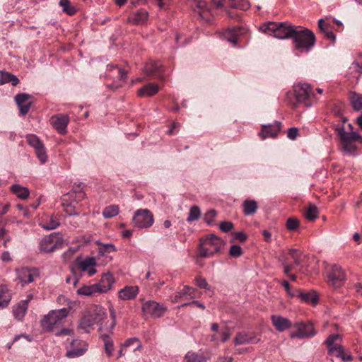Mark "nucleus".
Listing matches in <instances>:
<instances>
[{
    "label": "nucleus",
    "mask_w": 362,
    "mask_h": 362,
    "mask_svg": "<svg viewBox=\"0 0 362 362\" xmlns=\"http://www.w3.org/2000/svg\"><path fill=\"white\" fill-rule=\"evenodd\" d=\"M115 282L114 277L112 274L106 273L102 276L100 281L97 283L100 293H106L111 289L112 285Z\"/></svg>",
    "instance_id": "393cba45"
},
{
    "label": "nucleus",
    "mask_w": 362,
    "mask_h": 362,
    "mask_svg": "<svg viewBox=\"0 0 362 362\" xmlns=\"http://www.w3.org/2000/svg\"><path fill=\"white\" fill-rule=\"evenodd\" d=\"M299 226V221L298 219L291 217L286 221V228L288 230H296Z\"/></svg>",
    "instance_id": "603ef678"
},
{
    "label": "nucleus",
    "mask_w": 362,
    "mask_h": 362,
    "mask_svg": "<svg viewBox=\"0 0 362 362\" xmlns=\"http://www.w3.org/2000/svg\"><path fill=\"white\" fill-rule=\"evenodd\" d=\"M78 294L85 296H94L96 293H101L98 284H94L89 286H83L78 289Z\"/></svg>",
    "instance_id": "cd10ccee"
},
{
    "label": "nucleus",
    "mask_w": 362,
    "mask_h": 362,
    "mask_svg": "<svg viewBox=\"0 0 362 362\" xmlns=\"http://www.w3.org/2000/svg\"><path fill=\"white\" fill-rule=\"evenodd\" d=\"M298 296L300 298L301 300L306 303H312L314 305L317 303L318 300L317 293L313 291L306 293L298 291Z\"/></svg>",
    "instance_id": "c9c22d12"
},
{
    "label": "nucleus",
    "mask_w": 362,
    "mask_h": 362,
    "mask_svg": "<svg viewBox=\"0 0 362 362\" xmlns=\"http://www.w3.org/2000/svg\"><path fill=\"white\" fill-rule=\"evenodd\" d=\"M282 266L284 267V274L288 275L290 271L293 269V266L291 264H287L286 262H283Z\"/></svg>",
    "instance_id": "774afa93"
},
{
    "label": "nucleus",
    "mask_w": 362,
    "mask_h": 362,
    "mask_svg": "<svg viewBox=\"0 0 362 362\" xmlns=\"http://www.w3.org/2000/svg\"><path fill=\"white\" fill-rule=\"evenodd\" d=\"M190 291H194V288L190 287L189 286H185L175 296V300L177 301L179 298H188V297H189L190 298H193L194 296L192 295V293H190Z\"/></svg>",
    "instance_id": "c03bdc74"
},
{
    "label": "nucleus",
    "mask_w": 362,
    "mask_h": 362,
    "mask_svg": "<svg viewBox=\"0 0 362 362\" xmlns=\"http://www.w3.org/2000/svg\"><path fill=\"white\" fill-rule=\"evenodd\" d=\"M50 124L61 134L66 132V127L69 122V117L66 115L59 114L50 118Z\"/></svg>",
    "instance_id": "dca6fc26"
},
{
    "label": "nucleus",
    "mask_w": 362,
    "mask_h": 362,
    "mask_svg": "<svg viewBox=\"0 0 362 362\" xmlns=\"http://www.w3.org/2000/svg\"><path fill=\"white\" fill-rule=\"evenodd\" d=\"M311 95V88L308 83H299L293 86V93H288L286 100L293 105L296 107L299 103H305L307 107L310 106V103H307V100Z\"/></svg>",
    "instance_id": "39448f33"
},
{
    "label": "nucleus",
    "mask_w": 362,
    "mask_h": 362,
    "mask_svg": "<svg viewBox=\"0 0 362 362\" xmlns=\"http://www.w3.org/2000/svg\"><path fill=\"white\" fill-rule=\"evenodd\" d=\"M288 253L294 261L296 265H300L301 263V252L297 249H290Z\"/></svg>",
    "instance_id": "8fccbe9b"
},
{
    "label": "nucleus",
    "mask_w": 362,
    "mask_h": 362,
    "mask_svg": "<svg viewBox=\"0 0 362 362\" xmlns=\"http://www.w3.org/2000/svg\"><path fill=\"white\" fill-rule=\"evenodd\" d=\"M148 16V12L142 9L133 13L129 17V19L134 23L142 24L146 21Z\"/></svg>",
    "instance_id": "72a5a7b5"
},
{
    "label": "nucleus",
    "mask_w": 362,
    "mask_h": 362,
    "mask_svg": "<svg viewBox=\"0 0 362 362\" xmlns=\"http://www.w3.org/2000/svg\"><path fill=\"white\" fill-rule=\"evenodd\" d=\"M243 212L245 215L254 214L257 209V204L255 200L246 199L243 202Z\"/></svg>",
    "instance_id": "e433bc0d"
},
{
    "label": "nucleus",
    "mask_w": 362,
    "mask_h": 362,
    "mask_svg": "<svg viewBox=\"0 0 362 362\" xmlns=\"http://www.w3.org/2000/svg\"><path fill=\"white\" fill-rule=\"evenodd\" d=\"M294 327L297 332L291 334V338H304L313 337L315 332L311 324H305L303 322H298L295 324Z\"/></svg>",
    "instance_id": "2eb2a0df"
},
{
    "label": "nucleus",
    "mask_w": 362,
    "mask_h": 362,
    "mask_svg": "<svg viewBox=\"0 0 362 362\" xmlns=\"http://www.w3.org/2000/svg\"><path fill=\"white\" fill-rule=\"evenodd\" d=\"M334 130L339 140L340 148L345 153L355 152L356 143H362V136L356 132H347L343 124L336 125Z\"/></svg>",
    "instance_id": "f257e3e1"
},
{
    "label": "nucleus",
    "mask_w": 362,
    "mask_h": 362,
    "mask_svg": "<svg viewBox=\"0 0 362 362\" xmlns=\"http://www.w3.org/2000/svg\"><path fill=\"white\" fill-rule=\"evenodd\" d=\"M305 217L309 221H314L317 218V208L313 204H310L304 213Z\"/></svg>",
    "instance_id": "a19ab883"
},
{
    "label": "nucleus",
    "mask_w": 362,
    "mask_h": 362,
    "mask_svg": "<svg viewBox=\"0 0 362 362\" xmlns=\"http://www.w3.org/2000/svg\"><path fill=\"white\" fill-rule=\"evenodd\" d=\"M11 300V295L5 285L0 286V308H6Z\"/></svg>",
    "instance_id": "c85d7f7f"
},
{
    "label": "nucleus",
    "mask_w": 362,
    "mask_h": 362,
    "mask_svg": "<svg viewBox=\"0 0 362 362\" xmlns=\"http://www.w3.org/2000/svg\"><path fill=\"white\" fill-rule=\"evenodd\" d=\"M318 28L322 32L326 38L332 42H334L336 40V35L332 30V26L330 23H325L324 19L321 18L318 21Z\"/></svg>",
    "instance_id": "a878e982"
},
{
    "label": "nucleus",
    "mask_w": 362,
    "mask_h": 362,
    "mask_svg": "<svg viewBox=\"0 0 362 362\" xmlns=\"http://www.w3.org/2000/svg\"><path fill=\"white\" fill-rule=\"evenodd\" d=\"M78 264L81 271L87 272L89 276L94 275L97 272L94 268L96 264L94 257H87L83 260L79 261Z\"/></svg>",
    "instance_id": "b1692460"
},
{
    "label": "nucleus",
    "mask_w": 362,
    "mask_h": 362,
    "mask_svg": "<svg viewBox=\"0 0 362 362\" xmlns=\"http://www.w3.org/2000/svg\"><path fill=\"white\" fill-rule=\"evenodd\" d=\"M233 235L234 240L240 241L241 243H244L247 238V235L242 231L233 233Z\"/></svg>",
    "instance_id": "e2e57ef3"
},
{
    "label": "nucleus",
    "mask_w": 362,
    "mask_h": 362,
    "mask_svg": "<svg viewBox=\"0 0 362 362\" xmlns=\"http://www.w3.org/2000/svg\"><path fill=\"white\" fill-rule=\"evenodd\" d=\"M164 66L160 62H153L147 64L144 69L146 75L151 78L163 79Z\"/></svg>",
    "instance_id": "4468645a"
},
{
    "label": "nucleus",
    "mask_w": 362,
    "mask_h": 362,
    "mask_svg": "<svg viewBox=\"0 0 362 362\" xmlns=\"http://www.w3.org/2000/svg\"><path fill=\"white\" fill-rule=\"evenodd\" d=\"M11 192L21 199H26L30 194V191L27 187H23L20 185H13L11 187Z\"/></svg>",
    "instance_id": "2f4dec72"
},
{
    "label": "nucleus",
    "mask_w": 362,
    "mask_h": 362,
    "mask_svg": "<svg viewBox=\"0 0 362 362\" xmlns=\"http://www.w3.org/2000/svg\"><path fill=\"white\" fill-rule=\"evenodd\" d=\"M216 211L214 209H211L209 211H208L205 215H204V221L205 222L209 224V225H211L214 219V218L216 217Z\"/></svg>",
    "instance_id": "4d7b16f0"
},
{
    "label": "nucleus",
    "mask_w": 362,
    "mask_h": 362,
    "mask_svg": "<svg viewBox=\"0 0 362 362\" xmlns=\"http://www.w3.org/2000/svg\"><path fill=\"white\" fill-rule=\"evenodd\" d=\"M21 337H23V338L26 339L28 341H31L32 339H33V338L30 335H28V334H22L16 335L13 338V342L11 343V344H8V345H7L8 349H10L11 348L12 344L16 342V341H18Z\"/></svg>",
    "instance_id": "0e129e2a"
},
{
    "label": "nucleus",
    "mask_w": 362,
    "mask_h": 362,
    "mask_svg": "<svg viewBox=\"0 0 362 362\" xmlns=\"http://www.w3.org/2000/svg\"><path fill=\"white\" fill-rule=\"evenodd\" d=\"M32 296L29 297L28 299L21 300L18 304L15 305L13 307V315L16 320L18 321H22L24 318V316L28 310V302L30 301Z\"/></svg>",
    "instance_id": "412c9836"
},
{
    "label": "nucleus",
    "mask_w": 362,
    "mask_h": 362,
    "mask_svg": "<svg viewBox=\"0 0 362 362\" xmlns=\"http://www.w3.org/2000/svg\"><path fill=\"white\" fill-rule=\"evenodd\" d=\"M95 324L102 325L103 320L107 317L105 310L102 307H96L92 313H90Z\"/></svg>",
    "instance_id": "473e14b6"
},
{
    "label": "nucleus",
    "mask_w": 362,
    "mask_h": 362,
    "mask_svg": "<svg viewBox=\"0 0 362 362\" xmlns=\"http://www.w3.org/2000/svg\"><path fill=\"white\" fill-rule=\"evenodd\" d=\"M142 310L146 315L160 317L164 314L166 308L156 301L149 300L143 303Z\"/></svg>",
    "instance_id": "ddd939ff"
},
{
    "label": "nucleus",
    "mask_w": 362,
    "mask_h": 362,
    "mask_svg": "<svg viewBox=\"0 0 362 362\" xmlns=\"http://www.w3.org/2000/svg\"><path fill=\"white\" fill-rule=\"evenodd\" d=\"M27 140L29 145L33 147L35 150L39 148L40 147L44 145L42 143V141L39 139V138L33 134L28 136Z\"/></svg>",
    "instance_id": "49530a36"
},
{
    "label": "nucleus",
    "mask_w": 362,
    "mask_h": 362,
    "mask_svg": "<svg viewBox=\"0 0 362 362\" xmlns=\"http://www.w3.org/2000/svg\"><path fill=\"white\" fill-rule=\"evenodd\" d=\"M233 226V223L230 221H223L220 223V229L224 233L231 230Z\"/></svg>",
    "instance_id": "bf43d9fd"
},
{
    "label": "nucleus",
    "mask_w": 362,
    "mask_h": 362,
    "mask_svg": "<svg viewBox=\"0 0 362 362\" xmlns=\"http://www.w3.org/2000/svg\"><path fill=\"white\" fill-rule=\"evenodd\" d=\"M184 362H206V358L194 352H188L184 359Z\"/></svg>",
    "instance_id": "58836bf2"
},
{
    "label": "nucleus",
    "mask_w": 362,
    "mask_h": 362,
    "mask_svg": "<svg viewBox=\"0 0 362 362\" xmlns=\"http://www.w3.org/2000/svg\"><path fill=\"white\" fill-rule=\"evenodd\" d=\"M260 341V338L253 332H238L233 339L235 346L245 344H256Z\"/></svg>",
    "instance_id": "9b49d317"
},
{
    "label": "nucleus",
    "mask_w": 362,
    "mask_h": 362,
    "mask_svg": "<svg viewBox=\"0 0 362 362\" xmlns=\"http://www.w3.org/2000/svg\"><path fill=\"white\" fill-rule=\"evenodd\" d=\"M298 134V130L296 127H291L288 129L287 136L291 140L296 139Z\"/></svg>",
    "instance_id": "69168bd1"
},
{
    "label": "nucleus",
    "mask_w": 362,
    "mask_h": 362,
    "mask_svg": "<svg viewBox=\"0 0 362 362\" xmlns=\"http://www.w3.org/2000/svg\"><path fill=\"white\" fill-rule=\"evenodd\" d=\"M350 103L355 111L362 110V94L351 92L349 95Z\"/></svg>",
    "instance_id": "7c9ffc66"
},
{
    "label": "nucleus",
    "mask_w": 362,
    "mask_h": 362,
    "mask_svg": "<svg viewBox=\"0 0 362 362\" xmlns=\"http://www.w3.org/2000/svg\"><path fill=\"white\" fill-rule=\"evenodd\" d=\"M86 349H71L66 352V356L69 358H76L82 356L85 351Z\"/></svg>",
    "instance_id": "6e6d98bb"
},
{
    "label": "nucleus",
    "mask_w": 362,
    "mask_h": 362,
    "mask_svg": "<svg viewBox=\"0 0 362 362\" xmlns=\"http://www.w3.org/2000/svg\"><path fill=\"white\" fill-rule=\"evenodd\" d=\"M69 313V308L52 310L44 316L41 321L42 327L47 331L51 332L55 327H58Z\"/></svg>",
    "instance_id": "423d86ee"
},
{
    "label": "nucleus",
    "mask_w": 362,
    "mask_h": 362,
    "mask_svg": "<svg viewBox=\"0 0 362 362\" xmlns=\"http://www.w3.org/2000/svg\"><path fill=\"white\" fill-rule=\"evenodd\" d=\"M346 280L344 272L338 265H333L327 274V283L334 288L340 287Z\"/></svg>",
    "instance_id": "9d476101"
},
{
    "label": "nucleus",
    "mask_w": 362,
    "mask_h": 362,
    "mask_svg": "<svg viewBox=\"0 0 362 362\" xmlns=\"http://www.w3.org/2000/svg\"><path fill=\"white\" fill-rule=\"evenodd\" d=\"M37 157L42 164H45L47 160V156L45 146H42L39 148L35 150Z\"/></svg>",
    "instance_id": "de8ad7c7"
},
{
    "label": "nucleus",
    "mask_w": 362,
    "mask_h": 362,
    "mask_svg": "<svg viewBox=\"0 0 362 362\" xmlns=\"http://www.w3.org/2000/svg\"><path fill=\"white\" fill-rule=\"evenodd\" d=\"M201 215L200 209L198 206H194L191 207L187 221L188 222H192L199 219Z\"/></svg>",
    "instance_id": "a18cd8bd"
},
{
    "label": "nucleus",
    "mask_w": 362,
    "mask_h": 362,
    "mask_svg": "<svg viewBox=\"0 0 362 362\" xmlns=\"http://www.w3.org/2000/svg\"><path fill=\"white\" fill-rule=\"evenodd\" d=\"M195 280L199 287L206 290H211V286L208 284L205 279L201 276H197Z\"/></svg>",
    "instance_id": "13d9d810"
},
{
    "label": "nucleus",
    "mask_w": 362,
    "mask_h": 362,
    "mask_svg": "<svg viewBox=\"0 0 362 362\" xmlns=\"http://www.w3.org/2000/svg\"><path fill=\"white\" fill-rule=\"evenodd\" d=\"M139 291L136 286H127L119 291V298L122 300H129L136 298Z\"/></svg>",
    "instance_id": "5701e85b"
},
{
    "label": "nucleus",
    "mask_w": 362,
    "mask_h": 362,
    "mask_svg": "<svg viewBox=\"0 0 362 362\" xmlns=\"http://www.w3.org/2000/svg\"><path fill=\"white\" fill-rule=\"evenodd\" d=\"M59 4L62 7L63 12L70 16L75 14L76 12V9L71 5L69 0H60Z\"/></svg>",
    "instance_id": "ea45409f"
},
{
    "label": "nucleus",
    "mask_w": 362,
    "mask_h": 362,
    "mask_svg": "<svg viewBox=\"0 0 362 362\" xmlns=\"http://www.w3.org/2000/svg\"><path fill=\"white\" fill-rule=\"evenodd\" d=\"M193 7L194 11L198 13L201 19L206 22L211 21V12L205 1L202 0H194Z\"/></svg>",
    "instance_id": "6ab92c4d"
},
{
    "label": "nucleus",
    "mask_w": 362,
    "mask_h": 362,
    "mask_svg": "<svg viewBox=\"0 0 362 362\" xmlns=\"http://www.w3.org/2000/svg\"><path fill=\"white\" fill-rule=\"evenodd\" d=\"M296 27L288 22L269 21L261 26L262 32L278 39L292 38Z\"/></svg>",
    "instance_id": "20e7f679"
},
{
    "label": "nucleus",
    "mask_w": 362,
    "mask_h": 362,
    "mask_svg": "<svg viewBox=\"0 0 362 362\" xmlns=\"http://www.w3.org/2000/svg\"><path fill=\"white\" fill-rule=\"evenodd\" d=\"M344 351L343 347L339 344H336L328 349L329 354L335 356L337 358L341 356Z\"/></svg>",
    "instance_id": "09e8293b"
},
{
    "label": "nucleus",
    "mask_w": 362,
    "mask_h": 362,
    "mask_svg": "<svg viewBox=\"0 0 362 362\" xmlns=\"http://www.w3.org/2000/svg\"><path fill=\"white\" fill-rule=\"evenodd\" d=\"M119 213V208L117 205H111L105 207L103 211V216L105 218H110L117 216Z\"/></svg>",
    "instance_id": "79ce46f5"
},
{
    "label": "nucleus",
    "mask_w": 362,
    "mask_h": 362,
    "mask_svg": "<svg viewBox=\"0 0 362 362\" xmlns=\"http://www.w3.org/2000/svg\"><path fill=\"white\" fill-rule=\"evenodd\" d=\"M243 254V250L240 246L233 245L230 247L229 250V255L232 257H239Z\"/></svg>",
    "instance_id": "5fc2aeb1"
},
{
    "label": "nucleus",
    "mask_w": 362,
    "mask_h": 362,
    "mask_svg": "<svg viewBox=\"0 0 362 362\" xmlns=\"http://www.w3.org/2000/svg\"><path fill=\"white\" fill-rule=\"evenodd\" d=\"M100 338L104 342L105 351L108 356L112 354L114 351V344L109 335L104 334L100 336Z\"/></svg>",
    "instance_id": "4c0bfd02"
},
{
    "label": "nucleus",
    "mask_w": 362,
    "mask_h": 362,
    "mask_svg": "<svg viewBox=\"0 0 362 362\" xmlns=\"http://www.w3.org/2000/svg\"><path fill=\"white\" fill-rule=\"evenodd\" d=\"M294 49L299 52H309L315 44V36L313 32L307 28H296L292 36Z\"/></svg>",
    "instance_id": "7ed1b4c3"
},
{
    "label": "nucleus",
    "mask_w": 362,
    "mask_h": 362,
    "mask_svg": "<svg viewBox=\"0 0 362 362\" xmlns=\"http://www.w3.org/2000/svg\"><path fill=\"white\" fill-rule=\"evenodd\" d=\"M63 240L56 234L46 235L42 238L40 243L39 250L41 252L49 253L62 247Z\"/></svg>",
    "instance_id": "1a4fd4ad"
},
{
    "label": "nucleus",
    "mask_w": 362,
    "mask_h": 362,
    "mask_svg": "<svg viewBox=\"0 0 362 362\" xmlns=\"http://www.w3.org/2000/svg\"><path fill=\"white\" fill-rule=\"evenodd\" d=\"M158 91V86L156 83H150L138 90L139 96H152L156 94Z\"/></svg>",
    "instance_id": "c756f323"
},
{
    "label": "nucleus",
    "mask_w": 362,
    "mask_h": 362,
    "mask_svg": "<svg viewBox=\"0 0 362 362\" xmlns=\"http://www.w3.org/2000/svg\"><path fill=\"white\" fill-rule=\"evenodd\" d=\"M224 241L216 235L210 233L200 239L198 247V256L200 257H209L221 252Z\"/></svg>",
    "instance_id": "f03ea898"
},
{
    "label": "nucleus",
    "mask_w": 362,
    "mask_h": 362,
    "mask_svg": "<svg viewBox=\"0 0 362 362\" xmlns=\"http://www.w3.org/2000/svg\"><path fill=\"white\" fill-rule=\"evenodd\" d=\"M95 325L94 320L90 313L85 314L79 321L78 327L86 332H89L90 329Z\"/></svg>",
    "instance_id": "bb28decb"
},
{
    "label": "nucleus",
    "mask_w": 362,
    "mask_h": 362,
    "mask_svg": "<svg viewBox=\"0 0 362 362\" xmlns=\"http://www.w3.org/2000/svg\"><path fill=\"white\" fill-rule=\"evenodd\" d=\"M220 335L221 337V341L223 343L226 342L230 337L229 328L228 327H223L220 332Z\"/></svg>",
    "instance_id": "052dcab7"
},
{
    "label": "nucleus",
    "mask_w": 362,
    "mask_h": 362,
    "mask_svg": "<svg viewBox=\"0 0 362 362\" xmlns=\"http://www.w3.org/2000/svg\"><path fill=\"white\" fill-rule=\"evenodd\" d=\"M134 343H136V346L134 349V351H136L137 350H140L141 349V344L139 341V339L136 337H132L127 339L124 343L123 344L124 347H129L132 345H133Z\"/></svg>",
    "instance_id": "3c124183"
},
{
    "label": "nucleus",
    "mask_w": 362,
    "mask_h": 362,
    "mask_svg": "<svg viewBox=\"0 0 362 362\" xmlns=\"http://www.w3.org/2000/svg\"><path fill=\"white\" fill-rule=\"evenodd\" d=\"M116 248L112 244H104L99 248V253L101 255H105L106 253L115 252Z\"/></svg>",
    "instance_id": "864d4df0"
},
{
    "label": "nucleus",
    "mask_w": 362,
    "mask_h": 362,
    "mask_svg": "<svg viewBox=\"0 0 362 362\" xmlns=\"http://www.w3.org/2000/svg\"><path fill=\"white\" fill-rule=\"evenodd\" d=\"M59 226V221L56 216H51L49 219L42 224V228L46 230H54Z\"/></svg>",
    "instance_id": "37998d69"
},
{
    "label": "nucleus",
    "mask_w": 362,
    "mask_h": 362,
    "mask_svg": "<svg viewBox=\"0 0 362 362\" xmlns=\"http://www.w3.org/2000/svg\"><path fill=\"white\" fill-rule=\"evenodd\" d=\"M83 187L82 183H79L78 185L74 184V185L73 186V191L75 193L78 194L80 198L83 197L84 196V194L83 193Z\"/></svg>",
    "instance_id": "338daca9"
},
{
    "label": "nucleus",
    "mask_w": 362,
    "mask_h": 362,
    "mask_svg": "<svg viewBox=\"0 0 362 362\" xmlns=\"http://www.w3.org/2000/svg\"><path fill=\"white\" fill-rule=\"evenodd\" d=\"M281 123L279 122H274L272 124L262 125V129L259 133V136L262 140L268 137H275L281 129Z\"/></svg>",
    "instance_id": "aec40b11"
},
{
    "label": "nucleus",
    "mask_w": 362,
    "mask_h": 362,
    "mask_svg": "<svg viewBox=\"0 0 362 362\" xmlns=\"http://www.w3.org/2000/svg\"><path fill=\"white\" fill-rule=\"evenodd\" d=\"M0 85L11 83L12 86H16L19 83V79L13 74L6 71H1Z\"/></svg>",
    "instance_id": "f704fd0d"
},
{
    "label": "nucleus",
    "mask_w": 362,
    "mask_h": 362,
    "mask_svg": "<svg viewBox=\"0 0 362 362\" xmlns=\"http://www.w3.org/2000/svg\"><path fill=\"white\" fill-rule=\"evenodd\" d=\"M18 279L23 284H30L40 277L39 270L36 268L23 267L16 269Z\"/></svg>",
    "instance_id": "f8f14e48"
},
{
    "label": "nucleus",
    "mask_w": 362,
    "mask_h": 362,
    "mask_svg": "<svg viewBox=\"0 0 362 362\" xmlns=\"http://www.w3.org/2000/svg\"><path fill=\"white\" fill-rule=\"evenodd\" d=\"M247 32L246 28L243 26L228 28L223 33V37L228 42L236 45L238 38Z\"/></svg>",
    "instance_id": "f3484780"
},
{
    "label": "nucleus",
    "mask_w": 362,
    "mask_h": 362,
    "mask_svg": "<svg viewBox=\"0 0 362 362\" xmlns=\"http://www.w3.org/2000/svg\"><path fill=\"white\" fill-rule=\"evenodd\" d=\"M30 98L31 95L28 93H19L15 96V101L21 115H25L28 112L31 106V102L28 101Z\"/></svg>",
    "instance_id": "a211bd4d"
},
{
    "label": "nucleus",
    "mask_w": 362,
    "mask_h": 362,
    "mask_svg": "<svg viewBox=\"0 0 362 362\" xmlns=\"http://www.w3.org/2000/svg\"><path fill=\"white\" fill-rule=\"evenodd\" d=\"M271 320L273 326L279 332H284L291 326V321L281 315H272Z\"/></svg>",
    "instance_id": "4be33fe9"
},
{
    "label": "nucleus",
    "mask_w": 362,
    "mask_h": 362,
    "mask_svg": "<svg viewBox=\"0 0 362 362\" xmlns=\"http://www.w3.org/2000/svg\"><path fill=\"white\" fill-rule=\"evenodd\" d=\"M214 5L216 8H223L227 11L228 16L230 18H235L238 15L233 14L228 11V8H235L240 10H247L250 7V4L246 0H214Z\"/></svg>",
    "instance_id": "0eeeda50"
},
{
    "label": "nucleus",
    "mask_w": 362,
    "mask_h": 362,
    "mask_svg": "<svg viewBox=\"0 0 362 362\" xmlns=\"http://www.w3.org/2000/svg\"><path fill=\"white\" fill-rule=\"evenodd\" d=\"M153 221V214L148 209H138L134 213L132 223L135 227L146 228L151 227Z\"/></svg>",
    "instance_id": "6e6552de"
},
{
    "label": "nucleus",
    "mask_w": 362,
    "mask_h": 362,
    "mask_svg": "<svg viewBox=\"0 0 362 362\" xmlns=\"http://www.w3.org/2000/svg\"><path fill=\"white\" fill-rule=\"evenodd\" d=\"M339 338V334H331L325 341V344L327 345L328 349L336 345L334 341Z\"/></svg>",
    "instance_id": "680f3d73"
}]
</instances>
